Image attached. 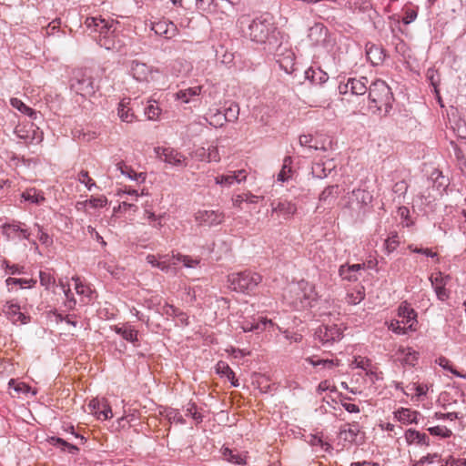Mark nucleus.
Returning a JSON list of instances; mask_svg holds the SVG:
<instances>
[{"label": "nucleus", "mask_w": 466, "mask_h": 466, "mask_svg": "<svg viewBox=\"0 0 466 466\" xmlns=\"http://www.w3.org/2000/svg\"><path fill=\"white\" fill-rule=\"evenodd\" d=\"M436 363H438L441 368L451 371L453 375L460 378H466L465 374H461L456 369L453 368L451 361L445 357H440L436 360Z\"/></svg>", "instance_id": "45"}, {"label": "nucleus", "mask_w": 466, "mask_h": 466, "mask_svg": "<svg viewBox=\"0 0 466 466\" xmlns=\"http://www.w3.org/2000/svg\"><path fill=\"white\" fill-rule=\"evenodd\" d=\"M365 298V294L361 290L348 294L347 302L351 305H357L360 303Z\"/></svg>", "instance_id": "58"}, {"label": "nucleus", "mask_w": 466, "mask_h": 466, "mask_svg": "<svg viewBox=\"0 0 466 466\" xmlns=\"http://www.w3.org/2000/svg\"><path fill=\"white\" fill-rule=\"evenodd\" d=\"M309 443L312 451L317 455H322L324 452H330L332 451V445L323 439H310Z\"/></svg>", "instance_id": "30"}, {"label": "nucleus", "mask_w": 466, "mask_h": 466, "mask_svg": "<svg viewBox=\"0 0 466 466\" xmlns=\"http://www.w3.org/2000/svg\"><path fill=\"white\" fill-rule=\"evenodd\" d=\"M128 69L133 78L141 83H149L155 80V74H158V69L138 60L130 61Z\"/></svg>", "instance_id": "8"}, {"label": "nucleus", "mask_w": 466, "mask_h": 466, "mask_svg": "<svg viewBox=\"0 0 466 466\" xmlns=\"http://www.w3.org/2000/svg\"><path fill=\"white\" fill-rule=\"evenodd\" d=\"M372 195L361 188L354 189L352 191V201H356L360 209L368 207L372 202Z\"/></svg>", "instance_id": "24"}, {"label": "nucleus", "mask_w": 466, "mask_h": 466, "mask_svg": "<svg viewBox=\"0 0 466 466\" xmlns=\"http://www.w3.org/2000/svg\"><path fill=\"white\" fill-rule=\"evenodd\" d=\"M161 109L157 105L151 104L145 108V114L150 120H155L158 117Z\"/></svg>", "instance_id": "59"}, {"label": "nucleus", "mask_w": 466, "mask_h": 466, "mask_svg": "<svg viewBox=\"0 0 466 466\" xmlns=\"http://www.w3.org/2000/svg\"><path fill=\"white\" fill-rule=\"evenodd\" d=\"M3 233L5 234L8 238L12 234L16 235L18 233L23 235L24 238H28L27 230L21 228L18 225L5 224L3 226Z\"/></svg>", "instance_id": "44"}, {"label": "nucleus", "mask_w": 466, "mask_h": 466, "mask_svg": "<svg viewBox=\"0 0 466 466\" xmlns=\"http://www.w3.org/2000/svg\"><path fill=\"white\" fill-rule=\"evenodd\" d=\"M4 312L13 323L20 322L21 324H25L29 320V317L20 311V306L17 304L7 302L4 306Z\"/></svg>", "instance_id": "16"}, {"label": "nucleus", "mask_w": 466, "mask_h": 466, "mask_svg": "<svg viewBox=\"0 0 466 466\" xmlns=\"http://www.w3.org/2000/svg\"><path fill=\"white\" fill-rule=\"evenodd\" d=\"M9 388L14 389L18 394H26L30 390V387L24 382H16L15 380H10Z\"/></svg>", "instance_id": "55"}, {"label": "nucleus", "mask_w": 466, "mask_h": 466, "mask_svg": "<svg viewBox=\"0 0 466 466\" xmlns=\"http://www.w3.org/2000/svg\"><path fill=\"white\" fill-rule=\"evenodd\" d=\"M31 130H16L17 137L23 139L25 143H39L43 140V133L32 125Z\"/></svg>", "instance_id": "22"}, {"label": "nucleus", "mask_w": 466, "mask_h": 466, "mask_svg": "<svg viewBox=\"0 0 466 466\" xmlns=\"http://www.w3.org/2000/svg\"><path fill=\"white\" fill-rule=\"evenodd\" d=\"M261 281L262 277L251 270L234 272L228 277V282L232 290L246 294L254 291Z\"/></svg>", "instance_id": "6"}, {"label": "nucleus", "mask_w": 466, "mask_h": 466, "mask_svg": "<svg viewBox=\"0 0 466 466\" xmlns=\"http://www.w3.org/2000/svg\"><path fill=\"white\" fill-rule=\"evenodd\" d=\"M72 280L75 282V289L76 293L80 296L87 298L88 300L86 303L89 302L92 299V289L87 285H85L78 277H73Z\"/></svg>", "instance_id": "36"}, {"label": "nucleus", "mask_w": 466, "mask_h": 466, "mask_svg": "<svg viewBox=\"0 0 466 466\" xmlns=\"http://www.w3.org/2000/svg\"><path fill=\"white\" fill-rule=\"evenodd\" d=\"M5 283L7 286L11 285H19L22 288L25 287V285H28V287H33L35 285L36 280L30 279H15V278H7L5 280Z\"/></svg>", "instance_id": "51"}, {"label": "nucleus", "mask_w": 466, "mask_h": 466, "mask_svg": "<svg viewBox=\"0 0 466 466\" xmlns=\"http://www.w3.org/2000/svg\"><path fill=\"white\" fill-rule=\"evenodd\" d=\"M339 194V191L338 185L328 186L320 193L319 199L322 203L330 204L332 201H334L338 198Z\"/></svg>", "instance_id": "29"}, {"label": "nucleus", "mask_w": 466, "mask_h": 466, "mask_svg": "<svg viewBox=\"0 0 466 466\" xmlns=\"http://www.w3.org/2000/svg\"><path fill=\"white\" fill-rule=\"evenodd\" d=\"M85 25L92 32L98 34L94 37L100 46L117 53L124 51L125 43L116 32L119 22L113 19H105L99 15L87 17Z\"/></svg>", "instance_id": "2"}, {"label": "nucleus", "mask_w": 466, "mask_h": 466, "mask_svg": "<svg viewBox=\"0 0 466 466\" xmlns=\"http://www.w3.org/2000/svg\"><path fill=\"white\" fill-rule=\"evenodd\" d=\"M77 179L81 184H84L88 190H91L92 187H96L94 180L89 177L88 172L86 170H81L77 175Z\"/></svg>", "instance_id": "53"}, {"label": "nucleus", "mask_w": 466, "mask_h": 466, "mask_svg": "<svg viewBox=\"0 0 466 466\" xmlns=\"http://www.w3.org/2000/svg\"><path fill=\"white\" fill-rule=\"evenodd\" d=\"M201 92V86H196L193 87H188L187 89L179 90L176 96L177 99L182 100L184 103H188L190 97L198 96Z\"/></svg>", "instance_id": "34"}, {"label": "nucleus", "mask_w": 466, "mask_h": 466, "mask_svg": "<svg viewBox=\"0 0 466 466\" xmlns=\"http://www.w3.org/2000/svg\"><path fill=\"white\" fill-rule=\"evenodd\" d=\"M211 14L215 20L220 21L221 25L231 23L234 15V5L231 2L226 1L222 10L216 7Z\"/></svg>", "instance_id": "19"}, {"label": "nucleus", "mask_w": 466, "mask_h": 466, "mask_svg": "<svg viewBox=\"0 0 466 466\" xmlns=\"http://www.w3.org/2000/svg\"><path fill=\"white\" fill-rule=\"evenodd\" d=\"M399 243L400 242L397 234H393L392 236L389 237L384 243L386 252L388 254L393 252L399 246Z\"/></svg>", "instance_id": "56"}, {"label": "nucleus", "mask_w": 466, "mask_h": 466, "mask_svg": "<svg viewBox=\"0 0 466 466\" xmlns=\"http://www.w3.org/2000/svg\"><path fill=\"white\" fill-rule=\"evenodd\" d=\"M307 361H309L311 365L313 366H319V365H322L324 368H329V369H331L335 366H339V360H322V359H318V360H314V357H310V358H308L307 359Z\"/></svg>", "instance_id": "46"}, {"label": "nucleus", "mask_w": 466, "mask_h": 466, "mask_svg": "<svg viewBox=\"0 0 466 466\" xmlns=\"http://www.w3.org/2000/svg\"><path fill=\"white\" fill-rule=\"evenodd\" d=\"M448 279L449 276H443L441 272L437 273L435 276L431 275L430 277V281L436 293V296L441 301H445L450 297V292L446 289Z\"/></svg>", "instance_id": "12"}, {"label": "nucleus", "mask_w": 466, "mask_h": 466, "mask_svg": "<svg viewBox=\"0 0 466 466\" xmlns=\"http://www.w3.org/2000/svg\"><path fill=\"white\" fill-rule=\"evenodd\" d=\"M389 329L396 334H405L410 329L401 320H391Z\"/></svg>", "instance_id": "57"}, {"label": "nucleus", "mask_w": 466, "mask_h": 466, "mask_svg": "<svg viewBox=\"0 0 466 466\" xmlns=\"http://www.w3.org/2000/svg\"><path fill=\"white\" fill-rule=\"evenodd\" d=\"M270 206L272 208V213H278L284 218H289L297 212L296 204L287 199L273 201Z\"/></svg>", "instance_id": "14"}, {"label": "nucleus", "mask_w": 466, "mask_h": 466, "mask_svg": "<svg viewBox=\"0 0 466 466\" xmlns=\"http://www.w3.org/2000/svg\"><path fill=\"white\" fill-rule=\"evenodd\" d=\"M237 177L231 173L227 175H220L214 177V181L217 185H220L223 187H230L234 182H236Z\"/></svg>", "instance_id": "47"}, {"label": "nucleus", "mask_w": 466, "mask_h": 466, "mask_svg": "<svg viewBox=\"0 0 466 466\" xmlns=\"http://www.w3.org/2000/svg\"><path fill=\"white\" fill-rule=\"evenodd\" d=\"M420 414L418 411L411 410L410 409L401 408L395 412V418L404 424L417 423L418 417Z\"/></svg>", "instance_id": "25"}, {"label": "nucleus", "mask_w": 466, "mask_h": 466, "mask_svg": "<svg viewBox=\"0 0 466 466\" xmlns=\"http://www.w3.org/2000/svg\"><path fill=\"white\" fill-rule=\"evenodd\" d=\"M117 169L123 174L127 176L130 179L135 181H142L146 180L147 175L146 173H137L131 167L126 165L124 162H119L116 165Z\"/></svg>", "instance_id": "27"}, {"label": "nucleus", "mask_w": 466, "mask_h": 466, "mask_svg": "<svg viewBox=\"0 0 466 466\" xmlns=\"http://www.w3.org/2000/svg\"><path fill=\"white\" fill-rule=\"evenodd\" d=\"M305 77L312 84L321 85L328 81L329 76L321 69L309 68L305 71Z\"/></svg>", "instance_id": "26"}, {"label": "nucleus", "mask_w": 466, "mask_h": 466, "mask_svg": "<svg viewBox=\"0 0 466 466\" xmlns=\"http://www.w3.org/2000/svg\"><path fill=\"white\" fill-rule=\"evenodd\" d=\"M115 331L121 335V337L129 342H135L137 340V330L130 327H116Z\"/></svg>", "instance_id": "38"}, {"label": "nucleus", "mask_w": 466, "mask_h": 466, "mask_svg": "<svg viewBox=\"0 0 466 466\" xmlns=\"http://www.w3.org/2000/svg\"><path fill=\"white\" fill-rule=\"evenodd\" d=\"M167 417H168L169 420H172L176 423H180V424L185 423L183 415L177 410H173L170 412H168Z\"/></svg>", "instance_id": "64"}, {"label": "nucleus", "mask_w": 466, "mask_h": 466, "mask_svg": "<svg viewBox=\"0 0 466 466\" xmlns=\"http://www.w3.org/2000/svg\"><path fill=\"white\" fill-rule=\"evenodd\" d=\"M409 249L414 253L423 254V255L432 258H438V254L436 252H433L430 248H417V247H413V245H410Z\"/></svg>", "instance_id": "63"}, {"label": "nucleus", "mask_w": 466, "mask_h": 466, "mask_svg": "<svg viewBox=\"0 0 466 466\" xmlns=\"http://www.w3.org/2000/svg\"><path fill=\"white\" fill-rule=\"evenodd\" d=\"M196 5L198 9L208 14L212 13L217 7V5H214V0H197Z\"/></svg>", "instance_id": "54"}, {"label": "nucleus", "mask_w": 466, "mask_h": 466, "mask_svg": "<svg viewBox=\"0 0 466 466\" xmlns=\"http://www.w3.org/2000/svg\"><path fill=\"white\" fill-rule=\"evenodd\" d=\"M107 203V199L106 197H98V198H91L90 199L88 200H86L84 202H78L77 203V206H85L86 204L90 205L93 208H103L106 205Z\"/></svg>", "instance_id": "49"}, {"label": "nucleus", "mask_w": 466, "mask_h": 466, "mask_svg": "<svg viewBox=\"0 0 466 466\" xmlns=\"http://www.w3.org/2000/svg\"><path fill=\"white\" fill-rule=\"evenodd\" d=\"M291 164H292L291 157H289V156L285 157V158L283 160L282 168L278 175L279 181L285 182L290 177L291 173H292Z\"/></svg>", "instance_id": "39"}, {"label": "nucleus", "mask_w": 466, "mask_h": 466, "mask_svg": "<svg viewBox=\"0 0 466 466\" xmlns=\"http://www.w3.org/2000/svg\"><path fill=\"white\" fill-rule=\"evenodd\" d=\"M369 81L365 76H361L360 78L350 77L349 85L350 93L354 96H362L369 92V87L367 86Z\"/></svg>", "instance_id": "21"}, {"label": "nucleus", "mask_w": 466, "mask_h": 466, "mask_svg": "<svg viewBox=\"0 0 466 466\" xmlns=\"http://www.w3.org/2000/svg\"><path fill=\"white\" fill-rule=\"evenodd\" d=\"M314 337L322 346L329 347L342 339L343 331L337 324H323L315 330Z\"/></svg>", "instance_id": "7"}, {"label": "nucleus", "mask_w": 466, "mask_h": 466, "mask_svg": "<svg viewBox=\"0 0 466 466\" xmlns=\"http://www.w3.org/2000/svg\"><path fill=\"white\" fill-rule=\"evenodd\" d=\"M10 103L13 107L16 108L21 113L29 116L31 118H36L37 113L34 109L24 104L20 99L11 98Z\"/></svg>", "instance_id": "40"}, {"label": "nucleus", "mask_w": 466, "mask_h": 466, "mask_svg": "<svg viewBox=\"0 0 466 466\" xmlns=\"http://www.w3.org/2000/svg\"><path fill=\"white\" fill-rule=\"evenodd\" d=\"M398 315L401 322L408 326L410 330H415L417 324V312L406 302H402L398 309Z\"/></svg>", "instance_id": "13"}, {"label": "nucleus", "mask_w": 466, "mask_h": 466, "mask_svg": "<svg viewBox=\"0 0 466 466\" xmlns=\"http://www.w3.org/2000/svg\"><path fill=\"white\" fill-rule=\"evenodd\" d=\"M239 115V106L237 104H230L228 107L225 108L224 119L228 122H235L238 120Z\"/></svg>", "instance_id": "43"}, {"label": "nucleus", "mask_w": 466, "mask_h": 466, "mask_svg": "<svg viewBox=\"0 0 466 466\" xmlns=\"http://www.w3.org/2000/svg\"><path fill=\"white\" fill-rule=\"evenodd\" d=\"M366 56L373 66L381 64L386 56L385 51L381 46L370 43L366 45Z\"/></svg>", "instance_id": "18"}, {"label": "nucleus", "mask_w": 466, "mask_h": 466, "mask_svg": "<svg viewBox=\"0 0 466 466\" xmlns=\"http://www.w3.org/2000/svg\"><path fill=\"white\" fill-rule=\"evenodd\" d=\"M220 452L222 459L228 462L236 465H245L247 463V451L240 452L237 449L222 446Z\"/></svg>", "instance_id": "15"}, {"label": "nucleus", "mask_w": 466, "mask_h": 466, "mask_svg": "<svg viewBox=\"0 0 466 466\" xmlns=\"http://www.w3.org/2000/svg\"><path fill=\"white\" fill-rule=\"evenodd\" d=\"M185 416L190 417L198 424L202 422L203 415L194 402H188L184 408Z\"/></svg>", "instance_id": "35"}, {"label": "nucleus", "mask_w": 466, "mask_h": 466, "mask_svg": "<svg viewBox=\"0 0 466 466\" xmlns=\"http://www.w3.org/2000/svg\"><path fill=\"white\" fill-rule=\"evenodd\" d=\"M365 264L341 265L339 268V276L348 281L353 282L359 279L358 273L364 269Z\"/></svg>", "instance_id": "17"}, {"label": "nucleus", "mask_w": 466, "mask_h": 466, "mask_svg": "<svg viewBox=\"0 0 466 466\" xmlns=\"http://www.w3.org/2000/svg\"><path fill=\"white\" fill-rule=\"evenodd\" d=\"M85 410L97 420H105L112 417V410L106 399H93L86 405Z\"/></svg>", "instance_id": "10"}, {"label": "nucleus", "mask_w": 466, "mask_h": 466, "mask_svg": "<svg viewBox=\"0 0 466 466\" xmlns=\"http://www.w3.org/2000/svg\"><path fill=\"white\" fill-rule=\"evenodd\" d=\"M217 373L226 376L228 379H234L235 373L230 367L224 361L218 362L216 366Z\"/></svg>", "instance_id": "52"}, {"label": "nucleus", "mask_w": 466, "mask_h": 466, "mask_svg": "<svg viewBox=\"0 0 466 466\" xmlns=\"http://www.w3.org/2000/svg\"><path fill=\"white\" fill-rule=\"evenodd\" d=\"M70 88L84 97L92 96L98 90L92 71L88 68L75 69L69 80Z\"/></svg>", "instance_id": "5"}, {"label": "nucleus", "mask_w": 466, "mask_h": 466, "mask_svg": "<svg viewBox=\"0 0 466 466\" xmlns=\"http://www.w3.org/2000/svg\"><path fill=\"white\" fill-rule=\"evenodd\" d=\"M130 99L129 98H124L122 99L117 107V115L119 118L126 123H132L136 116L132 112L131 108L129 107Z\"/></svg>", "instance_id": "23"}, {"label": "nucleus", "mask_w": 466, "mask_h": 466, "mask_svg": "<svg viewBox=\"0 0 466 466\" xmlns=\"http://www.w3.org/2000/svg\"><path fill=\"white\" fill-rule=\"evenodd\" d=\"M157 157L167 164L174 167H186L187 157L172 147H155Z\"/></svg>", "instance_id": "9"}, {"label": "nucleus", "mask_w": 466, "mask_h": 466, "mask_svg": "<svg viewBox=\"0 0 466 466\" xmlns=\"http://www.w3.org/2000/svg\"><path fill=\"white\" fill-rule=\"evenodd\" d=\"M200 153L198 154L201 160H206L208 162H219L220 161V156L218 149V147L216 146H210L206 150L205 148H201Z\"/></svg>", "instance_id": "31"}, {"label": "nucleus", "mask_w": 466, "mask_h": 466, "mask_svg": "<svg viewBox=\"0 0 466 466\" xmlns=\"http://www.w3.org/2000/svg\"><path fill=\"white\" fill-rule=\"evenodd\" d=\"M46 441L54 447L67 451L69 453L75 454L78 451V448L73 444L66 442L64 439H46Z\"/></svg>", "instance_id": "37"}, {"label": "nucleus", "mask_w": 466, "mask_h": 466, "mask_svg": "<svg viewBox=\"0 0 466 466\" xmlns=\"http://www.w3.org/2000/svg\"><path fill=\"white\" fill-rule=\"evenodd\" d=\"M369 109L373 114L387 116L392 108L394 96L388 84L376 79L369 86Z\"/></svg>", "instance_id": "3"}, {"label": "nucleus", "mask_w": 466, "mask_h": 466, "mask_svg": "<svg viewBox=\"0 0 466 466\" xmlns=\"http://www.w3.org/2000/svg\"><path fill=\"white\" fill-rule=\"evenodd\" d=\"M40 284L44 286L46 289H48L51 286H54L56 283L55 276L47 271H40L39 272Z\"/></svg>", "instance_id": "48"}, {"label": "nucleus", "mask_w": 466, "mask_h": 466, "mask_svg": "<svg viewBox=\"0 0 466 466\" xmlns=\"http://www.w3.org/2000/svg\"><path fill=\"white\" fill-rule=\"evenodd\" d=\"M285 299L296 310H301L313 306L318 299L315 286L308 281L300 280L289 289V297Z\"/></svg>", "instance_id": "4"}, {"label": "nucleus", "mask_w": 466, "mask_h": 466, "mask_svg": "<svg viewBox=\"0 0 466 466\" xmlns=\"http://www.w3.org/2000/svg\"><path fill=\"white\" fill-rule=\"evenodd\" d=\"M65 294V297L66 299V302H65V306L68 309H74L76 305V300L70 289V287H67V289H66V293Z\"/></svg>", "instance_id": "61"}, {"label": "nucleus", "mask_w": 466, "mask_h": 466, "mask_svg": "<svg viewBox=\"0 0 466 466\" xmlns=\"http://www.w3.org/2000/svg\"><path fill=\"white\" fill-rule=\"evenodd\" d=\"M429 431L431 435L437 437H450V435L451 434V431L450 430L441 426L429 428Z\"/></svg>", "instance_id": "60"}, {"label": "nucleus", "mask_w": 466, "mask_h": 466, "mask_svg": "<svg viewBox=\"0 0 466 466\" xmlns=\"http://www.w3.org/2000/svg\"><path fill=\"white\" fill-rule=\"evenodd\" d=\"M273 325L270 319H267L266 318H259L258 320L254 323L250 321H246L242 325V329L244 332L248 331H262L266 329L267 325Z\"/></svg>", "instance_id": "28"}, {"label": "nucleus", "mask_w": 466, "mask_h": 466, "mask_svg": "<svg viewBox=\"0 0 466 466\" xmlns=\"http://www.w3.org/2000/svg\"><path fill=\"white\" fill-rule=\"evenodd\" d=\"M299 141L301 147H306L309 149H325L324 147L319 145V142L311 135H301Z\"/></svg>", "instance_id": "41"}, {"label": "nucleus", "mask_w": 466, "mask_h": 466, "mask_svg": "<svg viewBox=\"0 0 466 466\" xmlns=\"http://www.w3.org/2000/svg\"><path fill=\"white\" fill-rule=\"evenodd\" d=\"M348 5L354 13H367L372 9V5L369 0H350Z\"/></svg>", "instance_id": "33"}, {"label": "nucleus", "mask_w": 466, "mask_h": 466, "mask_svg": "<svg viewBox=\"0 0 466 466\" xmlns=\"http://www.w3.org/2000/svg\"><path fill=\"white\" fill-rule=\"evenodd\" d=\"M152 30L158 35L171 38L175 35L177 27L172 22L159 21L152 24Z\"/></svg>", "instance_id": "20"}, {"label": "nucleus", "mask_w": 466, "mask_h": 466, "mask_svg": "<svg viewBox=\"0 0 466 466\" xmlns=\"http://www.w3.org/2000/svg\"><path fill=\"white\" fill-rule=\"evenodd\" d=\"M237 25L242 35L254 43L268 45L270 47L280 45V32L273 15L268 13L262 14L253 19L248 15H242L238 17Z\"/></svg>", "instance_id": "1"}, {"label": "nucleus", "mask_w": 466, "mask_h": 466, "mask_svg": "<svg viewBox=\"0 0 466 466\" xmlns=\"http://www.w3.org/2000/svg\"><path fill=\"white\" fill-rule=\"evenodd\" d=\"M158 264L157 265V268H159L162 271H167L171 265H176V262H170L169 255H164L160 257Z\"/></svg>", "instance_id": "62"}, {"label": "nucleus", "mask_w": 466, "mask_h": 466, "mask_svg": "<svg viewBox=\"0 0 466 466\" xmlns=\"http://www.w3.org/2000/svg\"><path fill=\"white\" fill-rule=\"evenodd\" d=\"M259 197L253 195L250 192L242 193L236 195L232 198L233 206L238 208H242V203L247 202L250 204L257 203Z\"/></svg>", "instance_id": "32"}, {"label": "nucleus", "mask_w": 466, "mask_h": 466, "mask_svg": "<svg viewBox=\"0 0 466 466\" xmlns=\"http://www.w3.org/2000/svg\"><path fill=\"white\" fill-rule=\"evenodd\" d=\"M224 218V213L218 210H198L195 214V219L200 226H216L221 224Z\"/></svg>", "instance_id": "11"}, {"label": "nucleus", "mask_w": 466, "mask_h": 466, "mask_svg": "<svg viewBox=\"0 0 466 466\" xmlns=\"http://www.w3.org/2000/svg\"><path fill=\"white\" fill-rule=\"evenodd\" d=\"M163 314L170 317H180L181 320H184L186 319V314H184L182 311H180L177 308L174 307L170 304H165L162 308Z\"/></svg>", "instance_id": "50"}, {"label": "nucleus", "mask_w": 466, "mask_h": 466, "mask_svg": "<svg viewBox=\"0 0 466 466\" xmlns=\"http://www.w3.org/2000/svg\"><path fill=\"white\" fill-rule=\"evenodd\" d=\"M22 198L25 201H30L31 203L40 204L45 200V198L42 194H40L35 188H30L22 193Z\"/></svg>", "instance_id": "42"}]
</instances>
